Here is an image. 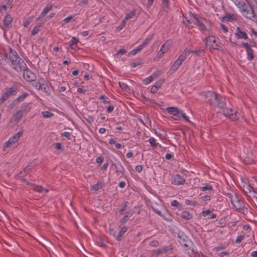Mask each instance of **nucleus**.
I'll return each mask as SVG.
<instances>
[{"label":"nucleus","instance_id":"f03ea898","mask_svg":"<svg viewBox=\"0 0 257 257\" xmlns=\"http://www.w3.org/2000/svg\"><path fill=\"white\" fill-rule=\"evenodd\" d=\"M200 95L205 99L206 102L218 108H223L225 106L224 98L215 92L211 91L202 92Z\"/></svg>","mask_w":257,"mask_h":257},{"label":"nucleus","instance_id":"0eeeda50","mask_svg":"<svg viewBox=\"0 0 257 257\" xmlns=\"http://www.w3.org/2000/svg\"><path fill=\"white\" fill-rule=\"evenodd\" d=\"M222 109L223 114L230 119L235 120L238 118L237 112L236 110H233L231 108L227 107L225 105Z\"/></svg>","mask_w":257,"mask_h":257},{"label":"nucleus","instance_id":"a878e982","mask_svg":"<svg viewBox=\"0 0 257 257\" xmlns=\"http://www.w3.org/2000/svg\"><path fill=\"white\" fill-rule=\"evenodd\" d=\"M52 9V6L51 5H47L46 7L44 9L43 11L41 13L39 19L43 18L46 16V15Z\"/></svg>","mask_w":257,"mask_h":257},{"label":"nucleus","instance_id":"c85d7f7f","mask_svg":"<svg viewBox=\"0 0 257 257\" xmlns=\"http://www.w3.org/2000/svg\"><path fill=\"white\" fill-rule=\"evenodd\" d=\"M133 215V213L131 211H127L125 213V215L121 219L120 222L121 223H125L129 219V216Z\"/></svg>","mask_w":257,"mask_h":257},{"label":"nucleus","instance_id":"c756f323","mask_svg":"<svg viewBox=\"0 0 257 257\" xmlns=\"http://www.w3.org/2000/svg\"><path fill=\"white\" fill-rule=\"evenodd\" d=\"M102 187V183L101 182H98L97 184L93 185L91 187V190L96 191L100 189Z\"/></svg>","mask_w":257,"mask_h":257},{"label":"nucleus","instance_id":"a18cd8bd","mask_svg":"<svg viewBox=\"0 0 257 257\" xmlns=\"http://www.w3.org/2000/svg\"><path fill=\"white\" fill-rule=\"evenodd\" d=\"M180 114L181 115V116L184 119V120L188 122H190L188 117L182 110H181Z\"/></svg>","mask_w":257,"mask_h":257},{"label":"nucleus","instance_id":"4d7b16f0","mask_svg":"<svg viewBox=\"0 0 257 257\" xmlns=\"http://www.w3.org/2000/svg\"><path fill=\"white\" fill-rule=\"evenodd\" d=\"M114 109V106L113 105H109L107 108V109H106V111L108 112V113H110Z\"/></svg>","mask_w":257,"mask_h":257},{"label":"nucleus","instance_id":"774afa93","mask_svg":"<svg viewBox=\"0 0 257 257\" xmlns=\"http://www.w3.org/2000/svg\"><path fill=\"white\" fill-rule=\"evenodd\" d=\"M12 2H13V0H7L6 5L8 6V7L12 8L11 5H12Z\"/></svg>","mask_w":257,"mask_h":257},{"label":"nucleus","instance_id":"f704fd0d","mask_svg":"<svg viewBox=\"0 0 257 257\" xmlns=\"http://www.w3.org/2000/svg\"><path fill=\"white\" fill-rule=\"evenodd\" d=\"M143 48L141 45H139L136 49L130 52V54L132 55H135L137 53L140 52Z\"/></svg>","mask_w":257,"mask_h":257},{"label":"nucleus","instance_id":"473e14b6","mask_svg":"<svg viewBox=\"0 0 257 257\" xmlns=\"http://www.w3.org/2000/svg\"><path fill=\"white\" fill-rule=\"evenodd\" d=\"M246 51L247 54V59L249 60H252L254 58V55L252 50L250 47Z\"/></svg>","mask_w":257,"mask_h":257},{"label":"nucleus","instance_id":"69168bd1","mask_svg":"<svg viewBox=\"0 0 257 257\" xmlns=\"http://www.w3.org/2000/svg\"><path fill=\"white\" fill-rule=\"evenodd\" d=\"M221 28L224 33H227L228 32V29L225 25L221 24Z\"/></svg>","mask_w":257,"mask_h":257},{"label":"nucleus","instance_id":"20e7f679","mask_svg":"<svg viewBox=\"0 0 257 257\" xmlns=\"http://www.w3.org/2000/svg\"><path fill=\"white\" fill-rule=\"evenodd\" d=\"M240 11L242 15L246 18L254 22H257V15L255 14L253 8L249 7L247 5Z\"/></svg>","mask_w":257,"mask_h":257},{"label":"nucleus","instance_id":"ea45409f","mask_svg":"<svg viewBox=\"0 0 257 257\" xmlns=\"http://www.w3.org/2000/svg\"><path fill=\"white\" fill-rule=\"evenodd\" d=\"M200 190L202 191H205L206 190H212V187L211 185H205L204 186L201 187L200 188Z\"/></svg>","mask_w":257,"mask_h":257},{"label":"nucleus","instance_id":"e433bc0d","mask_svg":"<svg viewBox=\"0 0 257 257\" xmlns=\"http://www.w3.org/2000/svg\"><path fill=\"white\" fill-rule=\"evenodd\" d=\"M42 80H43V79H39L37 82H35L33 84V86H34V87L38 90H40V88H41V84L42 83Z\"/></svg>","mask_w":257,"mask_h":257},{"label":"nucleus","instance_id":"bf43d9fd","mask_svg":"<svg viewBox=\"0 0 257 257\" xmlns=\"http://www.w3.org/2000/svg\"><path fill=\"white\" fill-rule=\"evenodd\" d=\"M127 202H126L125 203V204L123 206V207H122L121 209H120V210H119V212L120 214H122L123 211L126 209V208L127 207Z\"/></svg>","mask_w":257,"mask_h":257},{"label":"nucleus","instance_id":"7c9ffc66","mask_svg":"<svg viewBox=\"0 0 257 257\" xmlns=\"http://www.w3.org/2000/svg\"><path fill=\"white\" fill-rule=\"evenodd\" d=\"M41 27H42L41 24H39L32 31L31 34L33 36H35V35H36L41 30Z\"/></svg>","mask_w":257,"mask_h":257},{"label":"nucleus","instance_id":"49530a36","mask_svg":"<svg viewBox=\"0 0 257 257\" xmlns=\"http://www.w3.org/2000/svg\"><path fill=\"white\" fill-rule=\"evenodd\" d=\"M61 135L63 137L67 138L69 140H71V134L69 132H64L61 134Z\"/></svg>","mask_w":257,"mask_h":257},{"label":"nucleus","instance_id":"423d86ee","mask_svg":"<svg viewBox=\"0 0 257 257\" xmlns=\"http://www.w3.org/2000/svg\"><path fill=\"white\" fill-rule=\"evenodd\" d=\"M23 134V131H19L10 138L9 141L4 144L3 147L4 150H6L7 148L12 147L14 144L17 143L20 138L22 136Z\"/></svg>","mask_w":257,"mask_h":257},{"label":"nucleus","instance_id":"a19ab883","mask_svg":"<svg viewBox=\"0 0 257 257\" xmlns=\"http://www.w3.org/2000/svg\"><path fill=\"white\" fill-rule=\"evenodd\" d=\"M77 40L74 37H73L72 40L69 42V45L71 46L72 49H74L73 48V46H75V45L77 42Z\"/></svg>","mask_w":257,"mask_h":257},{"label":"nucleus","instance_id":"393cba45","mask_svg":"<svg viewBox=\"0 0 257 257\" xmlns=\"http://www.w3.org/2000/svg\"><path fill=\"white\" fill-rule=\"evenodd\" d=\"M24 114L20 110L17 111L14 114L13 117L15 121H19L23 117Z\"/></svg>","mask_w":257,"mask_h":257},{"label":"nucleus","instance_id":"9b49d317","mask_svg":"<svg viewBox=\"0 0 257 257\" xmlns=\"http://www.w3.org/2000/svg\"><path fill=\"white\" fill-rule=\"evenodd\" d=\"M172 183L175 185H181L185 183V179L179 174H176L172 178Z\"/></svg>","mask_w":257,"mask_h":257},{"label":"nucleus","instance_id":"aec40b11","mask_svg":"<svg viewBox=\"0 0 257 257\" xmlns=\"http://www.w3.org/2000/svg\"><path fill=\"white\" fill-rule=\"evenodd\" d=\"M32 189L39 193H43L44 192H48V190L47 189L43 188L42 186L40 185H36L35 184L32 185Z\"/></svg>","mask_w":257,"mask_h":257},{"label":"nucleus","instance_id":"4be33fe9","mask_svg":"<svg viewBox=\"0 0 257 257\" xmlns=\"http://www.w3.org/2000/svg\"><path fill=\"white\" fill-rule=\"evenodd\" d=\"M12 20L13 18L10 15H7L6 16L3 20V23L5 26L7 28H9L10 25L12 22Z\"/></svg>","mask_w":257,"mask_h":257},{"label":"nucleus","instance_id":"f3484780","mask_svg":"<svg viewBox=\"0 0 257 257\" xmlns=\"http://www.w3.org/2000/svg\"><path fill=\"white\" fill-rule=\"evenodd\" d=\"M166 110L170 114L174 115H177L178 114H180L181 110L175 107H169L166 108Z\"/></svg>","mask_w":257,"mask_h":257},{"label":"nucleus","instance_id":"680f3d73","mask_svg":"<svg viewBox=\"0 0 257 257\" xmlns=\"http://www.w3.org/2000/svg\"><path fill=\"white\" fill-rule=\"evenodd\" d=\"M136 171L137 172H141L142 171V169H143V167L141 165H138L136 167Z\"/></svg>","mask_w":257,"mask_h":257},{"label":"nucleus","instance_id":"5fc2aeb1","mask_svg":"<svg viewBox=\"0 0 257 257\" xmlns=\"http://www.w3.org/2000/svg\"><path fill=\"white\" fill-rule=\"evenodd\" d=\"M203 52H204V49H201L195 50V51H191V53H195L197 55H199L200 53Z\"/></svg>","mask_w":257,"mask_h":257},{"label":"nucleus","instance_id":"b1692460","mask_svg":"<svg viewBox=\"0 0 257 257\" xmlns=\"http://www.w3.org/2000/svg\"><path fill=\"white\" fill-rule=\"evenodd\" d=\"M190 53H191V50H190L186 48L179 55L178 58H179L181 59V60H182L183 61H184L186 59V58L189 55V54Z\"/></svg>","mask_w":257,"mask_h":257},{"label":"nucleus","instance_id":"39448f33","mask_svg":"<svg viewBox=\"0 0 257 257\" xmlns=\"http://www.w3.org/2000/svg\"><path fill=\"white\" fill-rule=\"evenodd\" d=\"M19 88L20 87L19 85H14L12 87L7 89L6 91L3 94L0 99V102L3 103L8 99L10 96L16 95V94L19 91Z\"/></svg>","mask_w":257,"mask_h":257},{"label":"nucleus","instance_id":"864d4df0","mask_svg":"<svg viewBox=\"0 0 257 257\" xmlns=\"http://www.w3.org/2000/svg\"><path fill=\"white\" fill-rule=\"evenodd\" d=\"M72 18H73V16H70L65 18L63 20V22L64 23L63 24H67V23H69Z\"/></svg>","mask_w":257,"mask_h":257},{"label":"nucleus","instance_id":"8fccbe9b","mask_svg":"<svg viewBox=\"0 0 257 257\" xmlns=\"http://www.w3.org/2000/svg\"><path fill=\"white\" fill-rule=\"evenodd\" d=\"M243 238H244L243 235H238L237 237V238L236 239V241H235L236 243L237 244L240 243Z\"/></svg>","mask_w":257,"mask_h":257},{"label":"nucleus","instance_id":"79ce46f5","mask_svg":"<svg viewBox=\"0 0 257 257\" xmlns=\"http://www.w3.org/2000/svg\"><path fill=\"white\" fill-rule=\"evenodd\" d=\"M159 242L157 240H154L150 243V245L153 247H158L159 246Z\"/></svg>","mask_w":257,"mask_h":257},{"label":"nucleus","instance_id":"dca6fc26","mask_svg":"<svg viewBox=\"0 0 257 257\" xmlns=\"http://www.w3.org/2000/svg\"><path fill=\"white\" fill-rule=\"evenodd\" d=\"M42 81L40 90H42L46 95H49L51 93L50 89L44 79L42 80Z\"/></svg>","mask_w":257,"mask_h":257},{"label":"nucleus","instance_id":"6ab92c4d","mask_svg":"<svg viewBox=\"0 0 257 257\" xmlns=\"http://www.w3.org/2000/svg\"><path fill=\"white\" fill-rule=\"evenodd\" d=\"M31 103H24L23 104L21 109L20 110L22 111L23 113L26 114L28 112L30 111L31 107Z\"/></svg>","mask_w":257,"mask_h":257},{"label":"nucleus","instance_id":"6e6d98bb","mask_svg":"<svg viewBox=\"0 0 257 257\" xmlns=\"http://www.w3.org/2000/svg\"><path fill=\"white\" fill-rule=\"evenodd\" d=\"M162 6L164 8H168L169 6V0H163Z\"/></svg>","mask_w":257,"mask_h":257},{"label":"nucleus","instance_id":"c03bdc74","mask_svg":"<svg viewBox=\"0 0 257 257\" xmlns=\"http://www.w3.org/2000/svg\"><path fill=\"white\" fill-rule=\"evenodd\" d=\"M171 205L172 206H175V207H176L177 208H180L181 207V205H180L179 202L177 201V200H173L172 202H171Z\"/></svg>","mask_w":257,"mask_h":257},{"label":"nucleus","instance_id":"ddd939ff","mask_svg":"<svg viewBox=\"0 0 257 257\" xmlns=\"http://www.w3.org/2000/svg\"><path fill=\"white\" fill-rule=\"evenodd\" d=\"M28 95L29 94L27 93H24L20 95L17 98L15 99L11 104H10L9 107L12 108L15 105L19 104L20 102L23 101Z\"/></svg>","mask_w":257,"mask_h":257},{"label":"nucleus","instance_id":"a211bd4d","mask_svg":"<svg viewBox=\"0 0 257 257\" xmlns=\"http://www.w3.org/2000/svg\"><path fill=\"white\" fill-rule=\"evenodd\" d=\"M163 83V81L160 80L156 82V83L152 86L151 89V92L153 93H156L159 88L161 87L162 84Z\"/></svg>","mask_w":257,"mask_h":257},{"label":"nucleus","instance_id":"c9c22d12","mask_svg":"<svg viewBox=\"0 0 257 257\" xmlns=\"http://www.w3.org/2000/svg\"><path fill=\"white\" fill-rule=\"evenodd\" d=\"M153 38V36H150L148 38H147L143 42V43L140 45L142 46L143 48L145 47L147 45H148L152 40Z\"/></svg>","mask_w":257,"mask_h":257},{"label":"nucleus","instance_id":"f257e3e1","mask_svg":"<svg viewBox=\"0 0 257 257\" xmlns=\"http://www.w3.org/2000/svg\"><path fill=\"white\" fill-rule=\"evenodd\" d=\"M9 50L10 65L17 71H23V77L27 81H35L36 78L35 74L29 70L26 63L15 51L10 48Z\"/></svg>","mask_w":257,"mask_h":257},{"label":"nucleus","instance_id":"13d9d810","mask_svg":"<svg viewBox=\"0 0 257 257\" xmlns=\"http://www.w3.org/2000/svg\"><path fill=\"white\" fill-rule=\"evenodd\" d=\"M55 147L57 150H61L62 148L61 144L60 143H56L54 144Z\"/></svg>","mask_w":257,"mask_h":257},{"label":"nucleus","instance_id":"1a4fd4ad","mask_svg":"<svg viewBox=\"0 0 257 257\" xmlns=\"http://www.w3.org/2000/svg\"><path fill=\"white\" fill-rule=\"evenodd\" d=\"M204 41L205 42L206 45L209 46L210 49H216L220 50L221 47L217 44H212V43H216V40L213 36L206 37Z\"/></svg>","mask_w":257,"mask_h":257},{"label":"nucleus","instance_id":"338daca9","mask_svg":"<svg viewBox=\"0 0 257 257\" xmlns=\"http://www.w3.org/2000/svg\"><path fill=\"white\" fill-rule=\"evenodd\" d=\"M242 46L244 47L246 50H247L248 49L250 48V46H249L248 44L247 43H242L241 44Z\"/></svg>","mask_w":257,"mask_h":257},{"label":"nucleus","instance_id":"2eb2a0df","mask_svg":"<svg viewBox=\"0 0 257 257\" xmlns=\"http://www.w3.org/2000/svg\"><path fill=\"white\" fill-rule=\"evenodd\" d=\"M235 35L238 39H244L245 40L247 39L246 33L245 32L242 31L239 27L237 28Z\"/></svg>","mask_w":257,"mask_h":257},{"label":"nucleus","instance_id":"6e6552de","mask_svg":"<svg viewBox=\"0 0 257 257\" xmlns=\"http://www.w3.org/2000/svg\"><path fill=\"white\" fill-rule=\"evenodd\" d=\"M12 49L11 47L8 48V51L4 49L3 48L0 47V63H2L4 61L9 63H11V60L9 59V54H10V50L9 49Z\"/></svg>","mask_w":257,"mask_h":257},{"label":"nucleus","instance_id":"f8f14e48","mask_svg":"<svg viewBox=\"0 0 257 257\" xmlns=\"http://www.w3.org/2000/svg\"><path fill=\"white\" fill-rule=\"evenodd\" d=\"M173 249L171 245L164 246L162 248H158L154 251V254L156 256H159L160 254L165 253Z\"/></svg>","mask_w":257,"mask_h":257},{"label":"nucleus","instance_id":"de8ad7c7","mask_svg":"<svg viewBox=\"0 0 257 257\" xmlns=\"http://www.w3.org/2000/svg\"><path fill=\"white\" fill-rule=\"evenodd\" d=\"M125 24H126V21L125 20H123L122 21V22L121 23V24L117 28V29L118 31L121 30L125 26Z\"/></svg>","mask_w":257,"mask_h":257},{"label":"nucleus","instance_id":"0e129e2a","mask_svg":"<svg viewBox=\"0 0 257 257\" xmlns=\"http://www.w3.org/2000/svg\"><path fill=\"white\" fill-rule=\"evenodd\" d=\"M153 210H154V211H155L158 215H159L160 216L163 217V215L162 214V213H161V211H160V210H158L157 209L155 208L154 207H153Z\"/></svg>","mask_w":257,"mask_h":257},{"label":"nucleus","instance_id":"bb28decb","mask_svg":"<svg viewBox=\"0 0 257 257\" xmlns=\"http://www.w3.org/2000/svg\"><path fill=\"white\" fill-rule=\"evenodd\" d=\"M127 230V227L124 226V227H121L120 230L119 231L118 234L116 236V239L118 241L120 240L121 239V237L123 235L124 233L126 232Z\"/></svg>","mask_w":257,"mask_h":257},{"label":"nucleus","instance_id":"e2e57ef3","mask_svg":"<svg viewBox=\"0 0 257 257\" xmlns=\"http://www.w3.org/2000/svg\"><path fill=\"white\" fill-rule=\"evenodd\" d=\"M165 53V52H164V51L160 49V50L158 52L157 54V56L159 58H161L163 57Z\"/></svg>","mask_w":257,"mask_h":257},{"label":"nucleus","instance_id":"603ef678","mask_svg":"<svg viewBox=\"0 0 257 257\" xmlns=\"http://www.w3.org/2000/svg\"><path fill=\"white\" fill-rule=\"evenodd\" d=\"M8 8L6 5H2L0 7V13L6 12Z\"/></svg>","mask_w":257,"mask_h":257},{"label":"nucleus","instance_id":"2f4dec72","mask_svg":"<svg viewBox=\"0 0 257 257\" xmlns=\"http://www.w3.org/2000/svg\"><path fill=\"white\" fill-rule=\"evenodd\" d=\"M136 14V11L135 10L131 11L130 13H127L126 14L124 19L126 21L128 20L129 19H132L133 18L134 16H135Z\"/></svg>","mask_w":257,"mask_h":257},{"label":"nucleus","instance_id":"72a5a7b5","mask_svg":"<svg viewBox=\"0 0 257 257\" xmlns=\"http://www.w3.org/2000/svg\"><path fill=\"white\" fill-rule=\"evenodd\" d=\"M148 141L150 143L151 146L154 148H156L158 145H159V143L156 142V140L154 138H150Z\"/></svg>","mask_w":257,"mask_h":257},{"label":"nucleus","instance_id":"5701e85b","mask_svg":"<svg viewBox=\"0 0 257 257\" xmlns=\"http://www.w3.org/2000/svg\"><path fill=\"white\" fill-rule=\"evenodd\" d=\"M236 7L240 10L243 9L246 4L243 0H232Z\"/></svg>","mask_w":257,"mask_h":257},{"label":"nucleus","instance_id":"09e8293b","mask_svg":"<svg viewBox=\"0 0 257 257\" xmlns=\"http://www.w3.org/2000/svg\"><path fill=\"white\" fill-rule=\"evenodd\" d=\"M126 52V51L124 49H121L116 53V55L117 56H121Z\"/></svg>","mask_w":257,"mask_h":257},{"label":"nucleus","instance_id":"9d476101","mask_svg":"<svg viewBox=\"0 0 257 257\" xmlns=\"http://www.w3.org/2000/svg\"><path fill=\"white\" fill-rule=\"evenodd\" d=\"M230 202L233 206L237 209H240L243 206V201L235 194L231 197Z\"/></svg>","mask_w":257,"mask_h":257},{"label":"nucleus","instance_id":"cd10ccee","mask_svg":"<svg viewBox=\"0 0 257 257\" xmlns=\"http://www.w3.org/2000/svg\"><path fill=\"white\" fill-rule=\"evenodd\" d=\"M180 216L186 220L190 219L192 218V215L188 211H183L181 212Z\"/></svg>","mask_w":257,"mask_h":257},{"label":"nucleus","instance_id":"37998d69","mask_svg":"<svg viewBox=\"0 0 257 257\" xmlns=\"http://www.w3.org/2000/svg\"><path fill=\"white\" fill-rule=\"evenodd\" d=\"M153 76H150L144 80V83L145 84H148L151 82H152L153 80Z\"/></svg>","mask_w":257,"mask_h":257},{"label":"nucleus","instance_id":"4468645a","mask_svg":"<svg viewBox=\"0 0 257 257\" xmlns=\"http://www.w3.org/2000/svg\"><path fill=\"white\" fill-rule=\"evenodd\" d=\"M183 61L178 58L173 64L169 69V72L173 73L176 71Z\"/></svg>","mask_w":257,"mask_h":257},{"label":"nucleus","instance_id":"4c0bfd02","mask_svg":"<svg viewBox=\"0 0 257 257\" xmlns=\"http://www.w3.org/2000/svg\"><path fill=\"white\" fill-rule=\"evenodd\" d=\"M42 113L43 116L46 118H51L54 115L53 113L48 111H43Z\"/></svg>","mask_w":257,"mask_h":257},{"label":"nucleus","instance_id":"052dcab7","mask_svg":"<svg viewBox=\"0 0 257 257\" xmlns=\"http://www.w3.org/2000/svg\"><path fill=\"white\" fill-rule=\"evenodd\" d=\"M103 161V157H99L96 158V162L98 164H101Z\"/></svg>","mask_w":257,"mask_h":257},{"label":"nucleus","instance_id":"7ed1b4c3","mask_svg":"<svg viewBox=\"0 0 257 257\" xmlns=\"http://www.w3.org/2000/svg\"><path fill=\"white\" fill-rule=\"evenodd\" d=\"M205 20L201 17H198L195 14H190L188 16H184L183 23L186 25L194 24L199 27L200 30L204 31L206 30V28L204 24Z\"/></svg>","mask_w":257,"mask_h":257},{"label":"nucleus","instance_id":"58836bf2","mask_svg":"<svg viewBox=\"0 0 257 257\" xmlns=\"http://www.w3.org/2000/svg\"><path fill=\"white\" fill-rule=\"evenodd\" d=\"M119 85L120 86V87L122 89V90H124L126 91H127L128 90V89H129V88L127 86V85L124 83V82H119Z\"/></svg>","mask_w":257,"mask_h":257},{"label":"nucleus","instance_id":"412c9836","mask_svg":"<svg viewBox=\"0 0 257 257\" xmlns=\"http://www.w3.org/2000/svg\"><path fill=\"white\" fill-rule=\"evenodd\" d=\"M172 45V41L171 40H169L167 41L161 47V49L164 51V52H166L169 48L171 47Z\"/></svg>","mask_w":257,"mask_h":257},{"label":"nucleus","instance_id":"3c124183","mask_svg":"<svg viewBox=\"0 0 257 257\" xmlns=\"http://www.w3.org/2000/svg\"><path fill=\"white\" fill-rule=\"evenodd\" d=\"M211 212L209 209H207L202 212V215L203 217H206L207 215H209Z\"/></svg>","mask_w":257,"mask_h":257}]
</instances>
